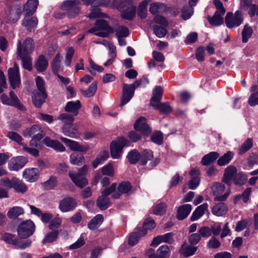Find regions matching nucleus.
Returning <instances> with one entry per match:
<instances>
[{"instance_id":"a18cd8bd","label":"nucleus","mask_w":258,"mask_h":258,"mask_svg":"<svg viewBox=\"0 0 258 258\" xmlns=\"http://www.w3.org/2000/svg\"><path fill=\"white\" fill-rule=\"evenodd\" d=\"M219 11H216L215 15L212 17H209L208 20L209 23L213 26H219L223 23V16Z\"/></svg>"},{"instance_id":"dca6fc26","label":"nucleus","mask_w":258,"mask_h":258,"mask_svg":"<svg viewBox=\"0 0 258 258\" xmlns=\"http://www.w3.org/2000/svg\"><path fill=\"white\" fill-rule=\"evenodd\" d=\"M134 127L136 131L140 132L144 135H149L151 132V130L144 117H141L136 120Z\"/></svg>"},{"instance_id":"39448f33","label":"nucleus","mask_w":258,"mask_h":258,"mask_svg":"<svg viewBox=\"0 0 258 258\" xmlns=\"http://www.w3.org/2000/svg\"><path fill=\"white\" fill-rule=\"evenodd\" d=\"M88 33H94L101 37H107L113 32V29L109 26L107 22L103 20H97L95 23V27L89 30Z\"/></svg>"},{"instance_id":"72a5a7b5","label":"nucleus","mask_w":258,"mask_h":258,"mask_svg":"<svg viewBox=\"0 0 258 258\" xmlns=\"http://www.w3.org/2000/svg\"><path fill=\"white\" fill-rule=\"evenodd\" d=\"M70 162L74 165L81 166L85 162V159L83 155L74 152L70 156Z\"/></svg>"},{"instance_id":"ddd939ff","label":"nucleus","mask_w":258,"mask_h":258,"mask_svg":"<svg viewBox=\"0 0 258 258\" xmlns=\"http://www.w3.org/2000/svg\"><path fill=\"white\" fill-rule=\"evenodd\" d=\"M33 14H24V17L22 21V25L25 29L30 32L34 30L37 26L38 20Z\"/></svg>"},{"instance_id":"9b49d317","label":"nucleus","mask_w":258,"mask_h":258,"mask_svg":"<svg viewBox=\"0 0 258 258\" xmlns=\"http://www.w3.org/2000/svg\"><path fill=\"white\" fill-rule=\"evenodd\" d=\"M80 2L79 1H66L61 5V9L68 12L69 17H74L79 14L80 8L79 5Z\"/></svg>"},{"instance_id":"f257e3e1","label":"nucleus","mask_w":258,"mask_h":258,"mask_svg":"<svg viewBox=\"0 0 258 258\" xmlns=\"http://www.w3.org/2000/svg\"><path fill=\"white\" fill-rule=\"evenodd\" d=\"M7 137L11 140L15 142L19 145L22 147V151L27 153L31 156L37 157L39 155V149L41 148L40 141L42 138V136L39 134L35 135L29 143V147L25 143L22 142L23 138L19 134L14 132H9Z\"/></svg>"},{"instance_id":"79ce46f5","label":"nucleus","mask_w":258,"mask_h":258,"mask_svg":"<svg viewBox=\"0 0 258 258\" xmlns=\"http://www.w3.org/2000/svg\"><path fill=\"white\" fill-rule=\"evenodd\" d=\"M234 153L231 151H228L221 156L217 161V164L222 166L228 164L233 159Z\"/></svg>"},{"instance_id":"423d86ee","label":"nucleus","mask_w":258,"mask_h":258,"mask_svg":"<svg viewBox=\"0 0 258 258\" xmlns=\"http://www.w3.org/2000/svg\"><path fill=\"white\" fill-rule=\"evenodd\" d=\"M35 230L34 223L27 220L21 223L18 227L17 232L20 238H27L33 234Z\"/></svg>"},{"instance_id":"9d476101","label":"nucleus","mask_w":258,"mask_h":258,"mask_svg":"<svg viewBox=\"0 0 258 258\" xmlns=\"http://www.w3.org/2000/svg\"><path fill=\"white\" fill-rule=\"evenodd\" d=\"M8 79L11 87L13 89L20 87L21 85V78L19 69L17 65L15 64L14 67L9 69Z\"/></svg>"},{"instance_id":"a19ab883","label":"nucleus","mask_w":258,"mask_h":258,"mask_svg":"<svg viewBox=\"0 0 258 258\" xmlns=\"http://www.w3.org/2000/svg\"><path fill=\"white\" fill-rule=\"evenodd\" d=\"M165 6L160 3H154L150 5L149 11L153 15L162 13L165 11Z\"/></svg>"},{"instance_id":"864d4df0","label":"nucleus","mask_w":258,"mask_h":258,"mask_svg":"<svg viewBox=\"0 0 258 258\" xmlns=\"http://www.w3.org/2000/svg\"><path fill=\"white\" fill-rule=\"evenodd\" d=\"M113 29L117 37H126L129 34L128 29L123 26H116Z\"/></svg>"},{"instance_id":"338daca9","label":"nucleus","mask_w":258,"mask_h":258,"mask_svg":"<svg viewBox=\"0 0 258 258\" xmlns=\"http://www.w3.org/2000/svg\"><path fill=\"white\" fill-rule=\"evenodd\" d=\"M234 184L237 185H243L247 180V177L245 175L242 173L236 174L233 179Z\"/></svg>"},{"instance_id":"473e14b6","label":"nucleus","mask_w":258,"mask_h":258,"mask_svg":"<svg viewBox=\"0 0 258 258\" xmlns=\"http://www.w3.org/2000/svg\"><path fill=\"white\" fill-rule=\"evenodd\" d=\"M197 249V246L189 245L185 243L181 246L180 252L185 257H188L194 255Z\"/></svg>"},{"instance_id":"c85d7f7f","label":"nucleus","mask_w":258,"mask_h":258,"mask_svg":"<svg viewBox=\"0 0 258 258\" xmlns=\"http://www.w3.org/2000/svg\"><path fill=\"white\" fill-rule=\"evenodd\" d=\"M12 188L16 192L22 194L26 192L28 189L26 185L22 180L15 177H13Z\"/></svg>"},{"instance_id":"de8ad7c7","label":"nucleus","mask_w":258,"mask_h":258,"mask_svg":"<svg viewBox=\"0 0 258 258\" xmlns=\"http://www.w3.org/2000/svg\"><path fill=\"white\" fill-rule=\"evenodd\" d=\"M139 163L141 165H145L147 161L153 158V152L150 150H145L141 154H139Z\"/></svg>"},{"instance_id":"7c9ffc66","label":"nucleus","mask_w":258,"mask_h":258,"mask_svg":"<svg viewBox=\"0 0 258 258\" xmlns=\"http://www.w3.org/2000/svg\"><path fill=\"white\" fill-rule=\"evenodd\" d=\"M208 205L207 203H204L198 207L192 213L190 220L195 221L201 218L205 212L207 210Z\"/></svg>"},{"instance_id":"f03ea898","label":"nucleus","mask_w":258,"mask_h":258,"mask_svg":"<svg viewBox=\"0 0 258 258\" xmlns=\"http://www.w3.org/2000/svg\"><path fill=\"white\" fill-rule=\"evenodd\" d=\"M113 5L119 11L122 12L121 16L122 18L132 20L134 18L136 7L133 6L131 1L126 0L121 2V0H114Z\"/></svg>"},{"instance_id":"393cba45","label":"nucleus","mask_w":258,"mask_h":258,"mask_svg":"<svg viewBox=\"0 0 258 258\" xmlns=\"http://www.w3.org/2000/svg\"><path fill=\"white\" fill-rule=\"evenodd\" d=\"M134 92L128 86L127 84H124L122 88V96L121 99L120 106H123L127 103L133 97Z\"/></svg>"},{"instance_id":"f704fd0d","label":"nucleus","mask_w":258,"mask_h":258,"mask_svg":"<svg viewBox=\"0 0 258 258\" xmlns=\"http://www.w3.org/2000/svg\"><path fill=\"white\" fill-rule=\"evenodd\" d=\"M24 214V210L22 207L15 206L9 210L7 213V216L11 219H16L19 216L22 215Z\"/></svg>"},{"instance_id":"69168bd1","label":"nucleus","mask_w":258,"mask_h":258,"mask_svg":"<svg viewBox=\"0 0 258 258\" xmlns=\"http://www.w3.org/2000/svg\"><path fill=\"white\" fill-rule=\"evenodd\" d=\"M166 208L164 203L157 204L153 207V213L156 215H162L165 213Z\"/></svg>"},{"instance_id":"6ab92c4d","label":"nucleus","mask_w":258,"mask_h":258,"mask_svg":"<svg viewBox=\"0 0 258 258\" xmlns=\"http://www.w3.org/2000/svg\"><path fill=\"white\" fill-rule=\"evenodd\" d=\"M17 54L21 58L24 69L29 71L32 68L31 59L29 55L23 54L21 48V41H18L17 43Z\"/></svg>"},{"instance_id":"58836bf2","label":"nucleus","mask_w":258,"mask_h":258,"mask_svg":"<svg viewBox=\"0 0 258 258\" xmlns=\"http://www.w3.org/2000/svg\"><path fill=\"white\" fill-rule=\"evenodd\" d=\"M146 235V232L143 231V233L139 229H136L128 238V244L133 246L135 245L139 241L141 236Z\"/></svg>"},{"instance_id":"4c0bfd02","label":"nucleus","mask_w":258,"mask_h":258,"mask_svg":"<svg viewBox=\"0 0 258 258\" xmlns=\"http://www.w3.org/2000/svg\"><path fill=\"white\" fill-rule=\"evenodd\" d=\"M103 221V217L102 215H97L88 223V227L90 230L96 229Z\"/></svg>"},{"instance_id":"ea45409f","label":"nucleus","mask_w":258,"mask_h":258,"mask_svg":"<svg viewBox=\"0 0 258 258\" xmlns=\"http://www.w3.org/2000/svg\"><path fill=\"white\" fill-rule=\"evenodd\" d=\"M219 156L216 152H212L204 156L202 160V163L204 165H208L213 163Z\"/></svg>"},{"instance_id":"e2e57ef3","label":"nucleus","mask_w":258,"mask_h":258,"mask_svg":"<svg viewBox=\"0 0 258 258\" xmlns=\"http://www.w3.org/2000/svg\"><path fill=\"white\" fill-rule=\"evenodd\" d=\"M252 146V141L250 139H247L239 149V154L242 155L248 151Z\"/></svg>"},{"instance_id":"e433bc0d","label":"nucleus","mask_w":258,"mask_h":258,"mask_svg":"<svg viewBox=\"0 0 258 258\" xmlns=\"http://www.w3.org/2000/svg\"><path fill=\"white\" fill-rule=\"evenodd\" d=\"M21 48L23 54L25 55H29V54L33 51L34 48V43L33 40L30 38H28L25 40Z\"/></svg>"},{"instance_id":"bb28decb","label":"nucleus","mask_w":258,"mask_h":258,"mask_svg":"<svg viewBox=\"0 0 258 258\" xmlns=\"http://www.w3.org/2000/svg\"><path fill=\"white\" fill-rule=\"evenodd\" d=\"M81 105L79 100L69 101L66 104L64 110L67 112H70L74 116L78 114L79 110L81 108Z\"/></svg>"},{"instance_id":"c03bdc74","label":"nucleus","mask_w":258,"mask_h":258,"mask_svg":"<svg viewBox=\"0 0 258 258\" xmlns=\"http://www.w3.org/2000/svg\"><path fill=\"white\" fill-rule=\"evenodd\" d=\"M227 210V206L224 203H219L214 206L212 210L214 215L217 216H222L225 214Z\"/></svg>"},{"instance_id":"a878e982","label":"nucleus","mask_w":258,"mask_h":258,"mask_svg":"<svg viewBox=\"0 0 258 258\" xmlns=\"http://www.w3.org/2000/svg\"><path fill=\"white\" fill-rule=\"evenodd\" d=\"M104 189L101 192V196H99L97 199V205L98 208L101 210L106 209L109 204L110 201L108 197L109 195L111 196V194H104Z\"/></svg>"},{"instance_id":"49530a36","label":"nucleus","mask_w":258,"mask_h":258,"mask_svg":"<svg viewBox=\"0 0 258 258\" xmlns=\"http://www.w3.org/2000/svg\"><path fill=\"white\" fill-rule=\"evenodd\" d=\"M20 15L19 13L15 11L11 10L5 17L6 23L8 24H13L17 22L19 19Z\"/></svg>"},{"instance_id":"8fccbe9b","label":"nucleus","mask_w":258,"mask_h":258,"mask_svg":"<svg viewBox=\"0 0 258 258\" xmlns=\"http://www.w3.org/2000/svg\"><path fill=\"white\" fill-rule=\"evenodd\" d=\"M47 66L48 61L47 59L44 56H40L35 64L37 70L39 72H43L46 69Z\"/></svg>"},{"instance_id":"0eeeda50","label":"nucleus","mask_w":258,"mask_h":258,"mask_svg":"<svg viewBox=\"0 0 258 258\" xmlns=\"http://www.w3.org/2000/svg\"><path fill=\"white\" fill-rule=\"evenodd\" d=\"M126 145V141L123 138L113 141L110 144L111 156L113 159H118L121 156L122 150Z\"/></svg>"},{"instance_id":"cd10ccee","label":"nucleus","mask_w":258,"mask_h":258,"mask_svg":"<svg viewBox=\"0 0 258 258\" xmlns=\"http://www.w3.org/2000/svg\"><path fill=\"white\" fill-rule=\"evenodd\" d=\"M191 209L192 206L190 204H185L179 207L177 209V219L181 220L186 218L189 214Z\"/></svg>"},{"instance_id":"7ed1b4c3","label":"nucleus","mask_w":258,"mask_h":258,"mask_svg":"<svg viewBox=\"0 0 258 258\" xmlns=\"http://www.w3.org/2000/svg\"><path fill=\"white\" fill-rule=\"evenodd\" d=\"M132 192V186L128 182L124 181L117 185L112 183L110 186L104 189V194H111V197L117 199L122 194H130Z\"/></svg>"},{"instance_id":"4be33fe9","label":"nucleus","mask_w":258,"mask_h":258,"mask_svg":"<svg viewBox=\"0 0 258 258\" xmlns=\"http://www.w3.org/2000/svg\"><path fill=\"white\" fill-rule=\"evenodd\" d=\"M62 132L65 136L70 138L77 139L80 136L79 132L74 123L70 125L67 124L63 125Z\"/></svg>"},{"instance_id":"5fc2aeb1","label":"nucleus","mask_w":258,"mask_h":258,"mask_svg":"<svg viewBox=\"0 0 258 258\" xmlns=\"http://www.w3.org/2000/svg\"><path fill=\"white\" fill-rule=\"evenodd\" d=\"M97 83L96 82H93L89 88L86 90H81V93L86 97H90L93 96L97 90Z\"/></svg>"},{"instance_id":"37998d69","label":"nucleus","mask_w":258,"mask_h":258,"mask_svg":"<svg viewBox=\"0 0 258 258\" xmlns=\"http://www.w3.org/2000/svg\"><path fill=\"white\" fill-rule=\"evenodd\" d=\"M60 62L61 56L58 53L55 55L51 64L52 71L55 74H57L62 71Z\"/></svg>"},{"instance_id":"13d9d810","label":"nucleus","mask_w":258,"mask_h":258,"mask_svg":"<svg viewBox=\"0 0 258 258\" xmlns=\"http://www.w3.org/2000/svg\"><path fill=\"white\" fill-rule=\"evenodd\" d=\"M75 53L74 48L72 47H68L66 49V53L65 54V58L64 63L66 66L69 67L71 66L73 56Z\"/></svg>"},{"instance_id":"4468645a","label":"nucleus","mask_w":258,"mask_h":258,"mask_svg":"<svg viewBox=\"0 0 258 258\" xmlns=\"http://www.w3.org/2000/svg\"><path fill=\"white\" fill-rule=\"evenodd\" d=\"M3 239L6 243L16 245L22 249L29 247L31 244V242L29 240H27L24 243H21L18 239L15 238L14 235L10 233H5L3 235Z\"/></svg>"},{"instance_id":"09e8293b","label":"nucleus","mask_w":258,"mask_h":258,"mask_svg":"<svg viewBox=\"0 0 258 258\" xmlns=\"http://www.w3.org/2000/svg\"><path fill=\"white\" fill-rule=\"evenodd\" d=\"M156 109L158 110L161 113L168 114L170 113L172 110V107L168 102L165 103H158L157 106H153Z\"/></svg>"},{"instance_id":"5701e85b","label":"nucleus","mask_w":258,"mask_h":258,"mask_svg":"<svg viewBox=\"0 0 258 258\" xmlns=\"http://www.w3.org/2000/svg\"><path fill=\"white\" fill-rule=\"evenodd\" d=\"M189 174L191 177V180L189 182V187L191 189H195L200 184V179L199 177L200 170L198 168H195L192 169Z\"/></svg>"},{"instance_id":"c756f323","label":"nucleus","mask_w":258,"mask_h":258,"mask_svg":"<svg viewBox=\"0 0 258 258\" xmlns=\"http://www.w3.org/2000/svg\"><path fill=\"white\" fill-rule=\"evenodd\" d=\"M163 89L160 86H156L153 90V95L151 99L150 104L152 106H157L162 99Z\"/></svg>"},{"instance_id":"052dcab7","label":"nucleus","mask_w":258,"mask_h":258,"mask_svg":"<svg viewBox=\"0 0 258 258\" xmlns=\"http://www.w3.org/2000/svg\"><path fill=\"white\" fill-rule=\"evenodd\" d=\"M58 119H60L63 123V125H68L73 124L74 121V117L73 115L68 114L67 113H63L61 114Z\"/></svg>"},{"instance_id":"0e129e2a","label":"nucleus","mask_w":258,"mask_h":258,"mask_svg":"<svg viewBox=\"0 0 258 258\" xmlns=\"http://www.w3.org/2000/svg\"><path fill=\"white\" fill-rule=\"evenodd\" d=\"M156 227L155 221L151 219H147L143 225V229H140L141 232L143 233L144 231L147 233V230H150L154 229Z\"/></svg>"},{"instance_id":"aec40b11","label":"nucleus","mask_w":258,"mask_h":258,"mask_svg":"<svg viewBox=\"0 0 258 258\" xmlns=\"http://www.w3.org/2000/svg\"><path fill=\"white\" fill-rule=\"evenodd\" d=\"M237 172L236 168L232 165H230L225 169L222 181L229 186L232 184V180L235 177V174Z\"/></svg>"},{"instance_id":"a211bd4d","label":"nucleus","mask_w":258,"mask_h":258,"mask_svg":"<svg viewBox=\"0 0 258 258\" xmlns=\"http://www.w3.org/2000/svg\"><path fill=\"white\" fill-rule=\"evenodd\" d=\"M10 99H9L7 95L5 94L2 95L1 100L3 104L7 105L14 106L22 109L23 107L20 104L18 97L13 91L10 92Z\"/></svg>"},{"instance_id":"4d7b16f0","label":"nucleus","mask_w":258,"mask_h":258,"mask_svg":"<svg viewBox=\"0 0 258 258\" xmlns=\"http://www.w3.org/2000/svg\"><path fill=\"white\" fill-rule=\"evenodd\" d=\"M156 253L157 258H164L169 256L170 250L167 245H162L159 247Z\"/></svg>"},{"instance_id":"c9c22d12","label":"nucleus","mask_w":258,"mask_h":258,"mask_svg":"<svg viewBox=\"0 0 258 258\" xmlns=\"http://www.w3.org/2000/svg\"><path fill=\"white\" fill-rule=\"evenodd\" d=\"M109 157L108 152L105 150L101 151L97 155L96 159L92 162V166L96 168L100 164L102 163L107 159Z\"/></svg>"},{"instance_id":"2eb2a0df","label":"nucleus","mask_w":258,"mask_h":258,"mask_svg":"<svg viewBox=\"0 0 258 258\" xmlns=\"http://www.w3.org/2000/svg\"><path fill=\"white\" fill-rule=\"evenodd\" d=\"M28 159L24 156H17L11 159L8 164V168L12 171H18L26 164Z\"/></svg>"},{"instance_id":"1a4fd4ad","label":"nucleus","mask_w":258,"mask_h":258,"mask_svg":"<svg viewBox=\"0 0 258 258\" xmlns=\"http://www.w3.org/2000/svg\"><path fill=\"white\" fill-rule=\"evenodd\" d=\"M213 191L215 196V200L218 201L226 200L230 194V188L225 190L224 185L221 183H215L213 186Z\"/></svg>"},{"instance_id":"f3484780","label":"nucleus","mask_w":258,"mask_h":258,"mask_svg":"<svg viewBox=\"0 0 258 258\" xmlns=\"http://www.w3.org/2000/svg\"><path fill=\"white\" fill-rule=\"evenodd\" d=\"M69 175L74 184L80 188H83L88 184L86 178L78 173L70 171Z\"/></svg>"},{"instance_id":"680f3d73","label":"nucleus","mask_w":258,"mask_h":258,"mask_svg":"<svg viewBox=\"0 0 258 258\" xmlns=\"http://www.w3.org/2000/svg\"><path fill=\"white\" fill-rule=\"evenodd\" d=\"M150 2V0H145L139 6L138 14L141 18H145L146 17L147 13L146 8Z\"/></svg>"},{"instance_id":"20e7f679","label":"nucleus","mask_w":258,"mask_h":258,"mask_svg":"<svg viewBox=\"0 0 258 258\" xmlns=\"http://www.w3.org/2000/svg\"><path fill=\"white\" fill-rule=\"evenodd\" d=\"M37 90L33 93L32 100L34 104L39 107L44 103L47 97L44 80L39 76L36 79Z\"/></svg>"},{"instance_id":"6e6d98bb","label":"nucleus","mask_w":258,"mask_h":258,"mask_svg":"<svg viewBox=\"0 0 258 258\" xmlns=\"http://www.w3.org/2000/svg\"><path fill=\"white\" fill-rule=\"evenodd\" d=\"M60 139L72 151H78L80 143L69 139L61 137Z\"/></svg>"},{"instance_id":"bf43d9fd","label":"nucleus","mask_w":258,"mask_h":258,"mask_svg":"<svg viewBox=\"0 0 258 258\" xmlns=\"http://www.w3.org/2000/svg\"><path fill=\"white\" fill-rule=\"evenodd\" d=\"M40 128L38 125H35L32 126L31 127L27 128L23 131V135L26 137H31L33 136V138L38 134H39Z\"/></svg>"},{"instance_id":"412c9836","label":"nucleus","mask_w":258,"mask_h":258,"mask_svg":"<svg viewBox=\"0 0 258 258\" xmlns=\"http://www.w3.org/2000/svg\"><path fill=\"white\" fill-rule=\"evenodd\" d=\"M39 176L38 169L36 168H27L23 172V177L26 181L33 182L36 181Z\"/></svg>"},{"instance_id":"603ef678","label":"nucleus","mask_w":258,"mask_h":258,"mask_svg":"<svg viewBox=\"0 0 258 258\" xmlns=\"http://www.w3.org/2000/svg\"><path fill=\"white\" fill-rule=\"evenodd\" d=\"M253 33V30L251 27L248 24L244 25L242 31V41L243 43H246L251 37Z\"/></svg>"},{"instance_id":"6e6552de","label":"nucleus","mask_w":258,"mask_h":258,"mask_svg":"<svg viewBox=\"0 0 258 258\" xmlns=\"http://www.w3.org/2000/svg\"><path fill=\"white\" fill-rule=\"evenodd\" d=\"M243 18L241 12L237 11L234 14L232 13H228L225 17V23L229 28L238 27L242 22Z\"/></svg>"},{"instance_id":"f8f14e48","label":"nucleus","mask_w":258,"mask_h":258,"mask_svg":"<svg viewBox=\"0 0 258 258\" xmlns=\"http://www.w3.org/2000/svg\"><path fill=\"white\" fill-rule=\"evenodd\" d=\"M77 206L76 200L72 197H66L59 201L58 209L66 213L74 210Z\"/></svg>"},{"instance_id":"3c124183","label":"nucleus","mask_w":258,"mask_h":258,"mask_svg":"<svg viewBox=\"0 0 258 258\" xmlns=\"http://www.w3.org/2000/svg\"><path fill=\"white\" fill-rule=\"evenodd\" d=\"M87 69L93 75H95L96 72H102L104 70L102 67L95 63L90 58H89V66L87 67Z\"/></svg>"},{"instance_id":"774afa93","label":"nucleus","mask_w":258,"mask_h":258,"mask_svg":"<svg viewBox=\"0 0 258 258\" xmlns=\"http://www.w3.org/2000/svg\"><path fill=\"white\" fill-rule=\"evenodd\" d=\"M102 173L103 175L113 177L114 175V171L113 165L108 163L103 166L101 169Z\"/></svg>"},{"instance_id":"b1692460","label":"nucleus","mask_w":258,"mask_h":258,"mask_svg":"<svg viewBox=\"0 0 258 258\" xmlns=\"http://www.w3.org/2000/svg\"><path fill=\"white\" fill-rule=\"evenodd\" d=\"M43 143L46 146L52 148L57 152H63L66 150L65 147L59 142L52 140L49 137H46L43 140Z\"/></svg>"},{"instance_id":"2f4dec72","label":"nucleus","mask_w":258,"mask_h":258,"mask_svg":"<svg viewBox=\"0 0 258 258\" xmlns=\"http://www.w3.org/2000/svg\"><path fill=\"white\" fill-rule=\"evenodd\" d=\"M38 5V0H28L24 7V14H33Z\"/></svg>"}]
</instances>
